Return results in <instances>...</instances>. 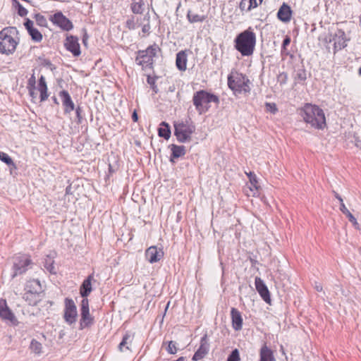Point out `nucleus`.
Returning a JSON list of instances; mask_svg holds the SVG:
<instances>
[{
	"instance_id": "nucleus-29",
	"label": "nucleus",
	"mask_w": 361,
	"mask_h": 361,
	"mask_svg": "<svg viewBox=\"0 0 361 361\" xmlns=\"http://www.w3.org/2000/svg\"><path fill=\"white\" fill-rule=\"evenodd\" d=\"M23 298L30 305H36L40 300L39 294H35L32 293H25Z\"/></svg>"
},
{
	"instance_id": "nucleus-9",
	"label": "nucleus",
	"mask_w": 361,
	"mask_h": 361,
	"mask_svg": "<svg viewBox=\"0 0 361 361\" xmlns=\"http://www.w3.org/2000/svg\"><path fill=\"white\" fill-rule=\"evenodd\" d=\"M78 317L77 307L72 299H65L64 319L68 324H73L76 322Z\"/></svg>"
},
{
	"instance_id": "nucleus-14",
	"label": "nucleus",
	"mask_w": 361,
	"mask_h": 361,
	"mask_svg": "<svg viewBox=\"0 0 361 361\" xmlns=\"http://www.w3.org/2000/svg\"><path fill=\"white\" fill-rule=\"evenodd\" d=\"M334 42V51L336 53V51L341 50L347 46L346 36L345 32L342 30H338L336 34L334 35L333 39Z\"/></svg>"
},
{
	"instance_id": "nucleus-35",
	"label": "nucleus",
	"mask_w": 361,
	"mask_h": 361,
	"mask_svg": "<svg viewBox=\"0 0 361 361\" xmlns=\"http://www.w3.org/2000/svg\"><path fill=\"white\" fill-rule=\"evenodd\" d=\"M31 350L35 354H40L42 353V345L37 341L33 339L31 341L30 346Z\"/></svg>"
},
{
	"instance_id": "nucleus-60",
	"label": "nucleus",
	"mask_w": 361,
	"mask_h": 361,
	"mask_svg": "<svg viewBox=\"0 0 361 361\" xmlns=\"http://www.w3.org/2000/svg\"><path fill=\"white\" fill-rule=\"evenodd\" d=\"M359 74L361 75V67L359 68Z\"/></svg>"
},
{
	"instance_id": "nucleus-8",
	"label": "nucleus",
	"mask_w": 361,
	"mask_h": 361,
	"mask_svg": "<svg viewBox=\"0 0 361 361\" xmlns=\"http://www.w3.org/2000/svg\"><path fill=\"white\" fill-rule=\"evenodd\" d=\"M159 47L156 44L149 46L147 49L139 51L136 57V63L143 67H147L153 63V58L156 56Z\"/></svg>"
},
{
	"instance_id": "nucleus-57",
	"label": "nucleus",
	"mask_w": 361,
	"mask_h": 361,
	"mask_svg": "<svg viewBox=\"0 0 361 361\" xmlns=\"http://www.w3.org/2000/svg\"><path fill=\"white\" fill-rule=\"evenodd\" d=\"M87 39H88V37L87 35V33H85L83 36V38H82V42L85 45L87 44Z\"/></svg>"
},
{
	"instance_id": "nucleus-25",
	"label": "nucleus",
	"mask_w": 361,
	"mask_h": 361,
	"mask_svg": "<svg viewBox=\"0 0 361 361\" xmlns=\"http://www.w3.org/2000/svg\"><path fill=\"white\" fill-rule=\"evenodd\" d=\"M38 90L40 92V100L41 102L45 101L48 98L47 94V86L45 80V78L43 75L39 79Z\"/></svg>"
},
{
	"instance_id": "nucleus-54",
	"label": "nucleus",
	"mask_w": 361,
	"mask_h": 361,
	"mask_svg": "<svg viewBox=\"0 0 361 361\" xmlns=\"http://www.w3.org/2000/svg\"><path fill=\"white\" fill-rule=\"evenodd\" d=\"M334 196L336 199H338L341 203V205H342V203H343V200L342 197L335 191H334Z\"/></svg>"
},
{
	"instance_id": "nucleus-20",
	"label": "nucleus",
	"mask_w": 361,
	"mask_h": 361,
	"mask_svg": "<svg viewBox=\"0 0 361 361\" xmlns=\"http://www.w3.org/2000/svg\"><path fill=\"white\" fill-rule=\"evenodd\" d=\"M233 328L235 331H240L243 327V318L240 312L235 308L232 307L231 310Z\"/></svg>"
},
{
	"instance_id": "nucleus-53",
	"label": "nucleus",
	"mask_w": 361,
	"mask_h": 361,
	"mask_svg": "<svg viewBox=\"0 0 361 361\" xmlns=\"http://www.w3.org/2000/svg\"><path fill=\"white\" fill-rule=\"evenodd\" d=\"M149 30H150V25H149V23L142 26V32L147 33V32H149Z\"/></svg>"
},
{
	"instance_id": "nucleus-24",
	"label": "nucleus",
	"mask_w": 361,
	"mask_h": 361,
	"mask_svg": "<svg viewBox=\"0 0 361 361\" xmlns=\"http://www.w3.org/2000/svg\"><path fill=\"white\" fill-rule=\"evenodd\" d=\"M259 356V361H276L273 351L266 345L262 347Z\"/></svg>"
},
{
	"instance_id": "nucleus-19",
	"label": "nucleus",
	"mask_w": 361,
	"mask_h": 361,
	"mask_svg": "<svg viewBox=\"0 0 361 361\" xmlns=\"http://www.w3.org/2000/svg\"><path fill=\"white\" fill-rule=\"evenodd\" d=\"M291 16L292 10L290 7L286 3H283L277 13L278 18L283 23H288L290 20Z\"/></svg>"
},
{
	"instance_id": "nucleus-58",
	"label": "nucleus",
	"mask_w": 361,
	"mask_h": 361,
	"mask_svg": "<svg viewBox=\"0 0 361 361\" xmlns=\"http://www.w3.org/2000/svg\"><path fill=\"white\" fill-rule=\"evenodd\" d=\"M315 289H316L317 291H319V292L322 291V285H321V284H316V285H315Z\"/></svg>"
},
{
	"instance_id": "nucleus-47",
	"label": "nucleus",
	"mask_w": 361,
	"mask_h": 361,
	"mask_svg": "<svg viewBox=\"0 0 361 361\" xmlns=\"http://www.w3.org/2000/svg\"><path fill=\"white\" fill-rule=\"evenodd\" d=\"M81 311H89V302L86 298H83L81 301Z\"/></svg>"
},
{
	"instance_id": "nucleus-55",
	"label": "nucleus",
	"mask_w": 361,
	"mask_h": 361,
	"mask_svg": "<svg viewBox=\"0 0 361 361\" xmlns=\"http://www.w3.org/2000/svg\"><path fill=\"white\" fill-rule=\"evenodd\" d=\"M29 88V92H30V94L32 97H35V88H32V87H28Z\"/></svg>"
},
{
	"instance_id": "nucleus-44",
	"label": "nucleus",
	"mask_w": 361,
	"mask_h": 361,
	"mask_svg": "<svg viewBox=\"0 0 361 361\" xmlns=\"http://www.w3.org/2000/svg\"><path fill=\"white\" fill-rule=\"evenodd\" d=\"M263 0H248L249 6L247 10L250 11L252 8H256L259 4L262 2Z\"/></svg>"
},
{
	"instance_id": "nucleus-22",
	"label": "nucleus",
	"mask_w": 361,
	"mask_h": 361,
	"mask_svg": "<svg viewBox=\"0 0 361 361\" xmlns=\"http://www.w3.org/2000/svg\"><path fill=\"white\" fill-rule=\"evenodd\" d=\"M25 293L39 294L42 292V286L39 281L37 279L28 281L25 286Z\"/></svg>"
},
{
	"instance_id": "nucleus-51",
	"label": "nucleus",
	"mask_w": 361,
	"mask_h": 361,
	"mask_svg": "<svg viewBox=\"0 0 361 361\" xmlns=\"http://www.w3.org/2000/svg\"><path fill=\"white\" fill-rule=\"evenodd\" d=\"M247 0H241L240 3V8L241 11H245V10H247Z\"/></svg>"
},
{
	"instance_id": "nucleus-6",
	"label": "nucleus",
	"mask_w": 361,
	"mask_h": 361,
	"mask_svg": "<svg viewBox=\"0 0 361 361\" xmlns=\"http://www.w3.org/2000/svg\"><path fill=\"white\" fill-rule=\"evenodd\" d=\"M195 130V126L188 122L174 123V135L180 142H186L191 140V135Z\"/></svg>"
},
{
	"instance_id": "nucleus-2",
	"label": "nucleus",
	"mask_w": 361,
	"mask_h": 361,
	"mask_svg": "<svg viewBox=\"0 0 361 361\" xmlns=\"http://www.w3.org/2000/svg\"><path fill=\"white\" fill-rule=\"evenodd\" d=\"M255 44L256 35L250 27L239 33L234 39L235 49L243 56L252 55Z\"/></svg>"
},
{
	"instance_id": "nucleus-39",
	"label": "nucleus",
	"mask_w": 361,
	"mask_h": 361,
	"mask_svg": "<svg viewBox=\"0 0 361 361\" xmlns=\"http://www.w3.org/2000/svg\"><path fill=\"white\" fill-rule=\"evenodd\" d=\"M247 175L249 177L252 187L255 188V189H258V181L255 174H254L252 172H250L249 173H247Z\"/></svg>"
},
{
	"instance_id": "nucleus-49",
	"label": "nucleus",
	"mask_w": 361,
	"mask_h": 361,
	"mask_svg": "<svg viewBox=\"0 0 361 361\" xmlns=\"http://www.w3.org/2000/svg\"><path fill=\"white\" fill-rule=\"evenodd\" d=\"M266 106L270 112L275 114L277 111V108L275 104L267 103Z\"/></svg>"
},
{
	"instance_id": "nucleus-10",
	"label": "nucleus",
	"mask_w": 361,
	"mask_h": 361,
	"mask_svg": "<svg viewBox=\"0 0 361 361\" xmlns=\"http://www.w3.org/2000/svg\"><path fill=\"white\" fill-rule=\"evenodd\" d=\"M51 20L54 24L66 31L71 30L73 27L71 21L61 12L56 13L51 16Z\"/></svg>"
},
{
	"instance_id": "nucleus-37",
	"label": "nucleus",
	"mask_w": 361,
	"mask_h": 361,
	"mask_svg": "<svg viewBox=\"0 0 361 361\" xmlns=\"http://www.w3.org/2000/svg\"><path fill=\"white\" fill-rule=\"evenodd\" d=\"M35 19L37 22V24L41 27H46L47 25V20L46 18L41 15L40 13H37L35 15Z\"/></svg>"
},
{
	"instance_id": "nucleus-33",
	"label": "nucleus",
	"mask_w": 361,
	"mask_h": 361,
	"mask_svg": "<svg viewBox=\"0 0 361 361\" xmlns=\"http://www.w3.org/2000/svg\"><path fill=\"white\" fill-rule=\"evenodd\" d=\"M144 3L142 0H139V1H133L131 4V11L133 13L135 14H141L144 11Z\"/></svg>"
},
{
	"instance_id": "nucleus-38",
	"label": "nucleus",
	"mask_w": 361,
	"mask_h": 361,
	"mask_svg": "<svg viewBox=\"0 0 361 361\" xmlns=\"http://www.w3.org/2000/svg\"><path fill=\"white\" fill-rule=\"evenodd\" d=\"M14 4L18 9V14L21 16H25L27 14V11L25 8L18 1L13 0Z\"/></svg>"
},
{
	"instance_id": "nucleus-52",
	"label": "nucleus",
	"mask_w": 361,
	"mask_h": 361,
	"mask_svg": "<svg viewBox=\"0 0 361 361\" xmlns=\"http://www.w3.org/2000/svg\"><path fill=\"white\" fill-rule=\"evenodd\" d=\"M290 37H286L283 41V44H282V48L283 49H285L286 47L290 44Z\"/></svg>"
},
{
	"instance_id": "nucleus-13",
	"label": "nucleus",
	"mask_w": 361,
	"mask_h": 361,
	"mask_svg": "<svg viewBox=\"0 0 361 361\" xmlns=\"http://www.w3.org/2000/svg\"><path fill=\"white\" fill-rule=\"evenodd\" d=\"M209 350V343L207 338V335L204 334L200 340V345L197 351L195 353L192 360L198 361L204 357L208 353Z\"/></svg>"
},
{
	"instance_id": "nucleus-27",
	"label": "nucleus",
	"mask_w": 361,
	"mask_h": 361,
	"mask_svg": "<svg viewBox=\"0 0 361 361\" xmlns=\"http://www.w3.org/2000/svg\"><path fill=\"white\" fill-rule=\"evenodd\" d=\"M132 343V338L129 334H126L121 342L118 345V350L120 352H124L126 350H130V345Z\"/></svg>"
},
{
	"instance_id": "nucleus-30",
	"label": "nucleus",
	"mask_w": 361,
	"mask_h": 361,
	"mask_svg": "<svg viewBox=\"0 0 361 361\" xmlns=\"http://www.w3.org/2000/svg\"><path fill=\"white\" fill-rule=\"evenodd\" d=\"M340 210L348 218V220L355 226L356 228L359 226V224L354 217V216L350 212V211L346 208L344 203H342V205L340 207Z\"/></svg>"
},
{
	"instance_id": "nucleus-1",
	"label": "nucleus",
	"mask_w": 361,
	"mask_h": 361,
	"mask_svg": "<svg viewBox=\"0 0 361 361\" xmlns=\"http://www.w3.org/2000/svg\"><path fill=\"white\" fill-rule=\"evenodd\" d=\"M300 115L305 123L315 129L323 130L326 126L324 112L317 105L305 104L300 110Z\"/></svg>"
},
{
	"instance_id": "nucleus-48",
	"label": "nucleus",
	"mask_w": 361,
	"mask_h": 361,
	"mask_svg": "<svg viewBox=\"0 0 361 361\" xmlns=\"http://www.w3.org/2000/svg\"><path fill=\"white\" fill-rule=\"evenodd\" d=\"M75 114H76V116H77V118H78V123H81V121H82V109H81V107L78 106V107L75 109Z\"/></svg>"
},
{
	"instance_id": "nucleus-42",
	"label": "nucleus",
	"mask_w": 361,
	"mask_h": 361,
	"mask_svg": "<svg viewBox=\"0 0 361 361\" xmlns=\"http://www.w3.org/2000/svg\"><path fill=\"white\" fill-rule=\"evenodd\" d=\"M126 27L129 30H135L137 28L136 23L135 22V18L134 16H132L130 18H128L126 21Z\"/></svg>"
},
{
	"instance_id": "nucleus-18",
	"label": "nucleus",
	"mask_w": 361,
	"mask_h": 361,
	"mask_svg": "<svg viewBox=\"0 0 361 361\" xmlns=\"http://www.w3.org/2000/svg\"><path fill=\"white\" fill-rule=\"evenodd\" d=\"M24 25L33 41L36 42H39L42 41V35L37 29L34 27V23L32 20H30L29 18H26Z\"/></svg>"
},
{
	"instance_id": "nucleus-16",
	"label": "nucleus",
	"mask_w": 361,
	"mask_h": 361,
	"mask_svg": "<svg viewBox=\"0 0 361 361\" xmlns=\"http://www.w3.org/2000/svg\"><path fill=\"white\" fill-rule=\"evenodd\" d=\"M59 97L61 99L62 104L64 108V114H70L75 109V104L69 94L66 90H62L59 92Z\"/></svg>"
},
{
	"instance_id": "nucleus-43",
	"label": "nucleus",
	"mask_w": 361,
	"mask_h": 361,
	"mask_svg": "<svg viewBox=\"0 0 361 361\" xmlns=\"http://www.w3.org/2000/svg\"><path fill=\"white\" fill-rule=\"evenodd\" d=\"M288 80V75L286 73L283 72L278 75L277 81L280 83V85H284L286 83Z\"/></svg>"
},
{
	"instance_id": "nucleus-36",
	"label": "nucleus",
	"mask_w": 361,
	"mask_h": 361,
	"mask_svg": "<svg viewBox=\"0 0 361 361\" xmlns=\"http://www.w3.org/2000/svg\"><path fill=\"white\" fill-rule=\"evenodd\" d=\"M0 160L6 163L8 166H13L15 167L12 159L5 152H0Z\"/></svg>"
},
{
	"instance_id": "nucleus-28",
	"label": "nucleus",
	"mask_w": 361,
	"mask_h": 361,
	"mask_svg": "<svg viewBox=\"0 0 361 361\" xmlns=\"http://www.w3.org/2000/svg\"><path fill=\"white\" fill-rule=\"evenodd\" d=\"M93 319L90 314V311H81L80 329H82L92 324Z\"/></svg>"
},
{
	"instance_id": "nucleus-3",
	"label": "nucleus",
	"mask_w": 361,
	"mask_h": 361,
	"mask_svg": "<svg viewBox=\"0 0 361 361\" xmlns=\"http://www.w3.org/2000/svg\"><path fill=\"white\" fill-rule=\"evenodd\" d=\"M16 28L5 27L0 31V53L10 55L15 52L18 41L15 38Z\"/></svg>"
},
{
	"instance_id": "nucleus-7",
	"label": "nucleus",
	"mask_w": 361,
	"mask_h": 361,
	"mask_svg": "<svg viewBox=\"0 0 361 361\" xmlns=\"http://www.w3.org/2000/svg\"><path fill=\"white\" fill-rule=\"evenodd\" d=\"M32 260L30 256L26 255H19L13 257V273L12 278L18 275L24 274L28 269L32 267Z\"/></svg>"
},
{
	"instance_id": "nucleus-31",
	"label": "nucleus",
	"mask_w": 361,
	"mask_h": 361,
	"mask_svg": "<svg viewBox=\"0 0 361 361\" xmlns=\"http://www.w3.org/2000/svg\"><path fill=\"white\" fill-rule=\"evenodd\" d=\"M161 126H164V128L161 127L159 128V135L166 140L169 139L171 135V130L169 124L166 122H162Z\"/></svg>"
},
{
	"instance_id": "nucleus-23",
	"label": "nucleus",
	"mask_w": 361,
	"mask_h": 361,
	"mask_svg": "<svg viewBox=\"0 0 361 361\" xmlns=\"http://www.w3.org/2000/svg\"><path fill=\"white\" fill-rule=\"evenodd\" d=\"M93 276L90 275L84 281L82 282L80 289V293L82 298L87 297L92 291V280Z\"/></svg>"
},
{
	"instance_id": "nucleus-41",
	"label": "nucleus",
	"mask_w": 361,
	"mask_h": 361,
	"mask_svg": "<svg viewBox=\"0 0 361 361\" xmlns=\"http://www.w3.org/2000/svg\"><path fill=\"white\" fill-rule=\"evenodd\" d=\"M166 351L169 354H175L177 352V348L176 345V343L173 341H169L168 344V347L166 348Z\"/></svg>"
},
{
	"instance_id": "nucleus-59",
	"label": "nucleus",
	"mask_w": 361,
	"mask_h": 361,
	"mask_svg": "<svg viewBox=\"0 0 361 361\" xmlns=\"http://www.w3.org/2000/svg\"><path fill=\"white\" fill-rule=\"evenodd\" d=\"M53 100H54L55 104H59L58 101H57V99L55 97H53Z\"/></svg>"
},
{
	"instance_id": "nucleus-4",
	"label": "nucleus",
	"mask_w": 361,
	"mask_h": 361,
	"mask_svg": "<svg viewBox=\"0 0 361 361\" xmlns=\"http://www.w3.org/2000/svg\"><path fill=\"white\" fill-rule=\"evenodd\" d=\"M192 102L197 111L200 114H202L209 110L210 107L209 104L211 102L218 104L219 103V99L218 96L205 90H199L194 93Z\"/></svg>"
},
{
	"instance_id": "nucleus-12",
	"label": "nucleus",
	"mask_w": 361,
	"mask_h": 361,
	"mask_svg": "<svg viewBox=\"0 0 361 361\" xmlns=\"http://www.w3.org/2000/svg\"><path fill=\"white\" fill-rule=\"evenodd\" d=\"M64 46L68 51L73 54L74 56H78L80 55L81 51L78 37L73 35L67 36Z\"/></svg>"
},
{
	"instance_id": "nucleus-17",
	"label": "nucleus",
	"mask_w": 361,
	"mask_h": 361,
	"mask_svg": "<svg viewBox=\"0 0 361 361\" xmlns=\"http://www.w3.org/2000/svg\"><path fill=\"white\" fill-rule=\"evenodd\" d=\"M255 287L260 295V296L262 298V299L267 303H270L271 298H270V294L269 291L264 283L263 280H262L259 277L255 278Z\"/></svg>"
},
{
	"instance_id": "nucleus-34",
	"label": "nucleus",
	"mask_w": 361,
	"mask_h": 361,
	"mask_svg": "<svg viewBox=\"0 0 361 361\" xmlns=\"http://www.w3.org/2000/svg\"><path fill=\"white\" fill-rule=\"evenodd\" d=\"M294 78L295 80L298 82H304L307 79L306 71L302 68H298L295 71Z\"/></svg>"
},
{
	"instance_id": "nucleus-15",
	"label": "nucleus",
	"mask_w": 361,
	"mask_h": 361,
	"mask_svg": "<svg viewBox=\"0 0 361 361\" xmlns=\"http://www.w3.org/2000/svg\"><path fill=\"white\" fill-rule=\"evenodd\" d=\"M164 256L161 249H157L156 246L149 247L145 252V257L151 264L159 261Z\"/></svg>"
},
{
	"instance_id": "nucleus-40",
	"label": "nucleus",
	"mask_w": 361,
	"mask_h": 361,
	"mask_svg": "<svg viewBox=\"0 0 361 361\" xmlns=\"http://www.w3.org/2000/svg\"><path fill=\"white\" fill-rule=\"evenodd\" d=\"M240 355L238 349H234L228 357L227 361H240Z\"/></svg>"
},
{
	"instance_id": "nucleus-5",
	"label": "nucleus",
	"mask_w": 361,
	"mask_h": 361,
	"mask_svg": "<svg viewBox=\"0 0 361 361\" xmlns=\"http://www.w3.org/2000/svg\"><path fill=\"white\" fill-rule=\"evenodd\" d=\"M250 80L242 73L235 72L228 77V85L235 94L250 92Z\"/></svg>"
},
{
	"instance_id": "nucleus-50",
	"label": "nucleus",
	"mask_w": 361,
	"mask_h": 361,
	"mask_svg": "<svg viewBox=\"0 0 361 361\" xmlns=\"http://www.w3.org/2000/svg\"><path fill=\"white\" fill-rule=\"evenodd\" d=\"M35 77L32 75L30 78L28 80V87L35 88Z\"/></svg>"
},
{
	"instance_id": "nucleus-46",
	"label": "nucleus",
	"mask_w": 361,
	"mask_h": 361,
	"mask_svg": "<svg viewBox=\"0 0 361 361\" xmlns=\"http://www.w3.org/2000/svg\"><path fill=\"white\" fill-rule=\"evenodd\" d=\"M49 262H46L44 267L50 273H55V267L53 264L54 261L49 259Z\"/></svg>"
},
{
	"instance_id": "nucleus-11",
	"label": "nucleus",
	"mask_w": 361,
	"mask_h": 361,
	"mask_svg": "<svg viewBox=\"0 0 361 361\" xmlns=\"http://www.w3.org/2000/svg\"><path fill=\"white\" fill-rule=\"evenodd\" d=\"M0 317L3 320L10 322L13 324L17 323L16 316L8 307L6 300L4 299H0Z\"/></svg>"
},
{
	"instance_id": "nucleus-26",
	"label": "nucleus",
	"mask_w": 361,
	"mask_h": 361,
	"mask_svg": "<svg viewBox=\"0 0 361 361\" xmlns=\"http://www.w3.org/2000/svg\"><path fill=\"white\" fill-rule=\"evenodd\" d=\"M171 161H173V159L179 158L185 154V147L183 145H171Z\"/></svg>"
},
{
	"instance_id": "nucleus-45",
	"label": "nucleus",
	"mask_w": 361,
	"mask_h": 361,
	"mask_svg": "<svg viewBox=\"0 0 361 361\" xmlns=\"http://www.w3.org/2000/svg\"><path fill=\"white\" fill-rule=\"evenodd\" d=\"M147 82L151 85L153 91L157 93L158 92V88L155 85V79L152 77L148 76L147 79Z\"/></svg>"
},
{
	"instance_id": "nucleus-56",
	"label": "nucleus",
	"mask_w": 361,
	"mask_h": 361,
	"mask_svg": "<svg viewBox=\"0 0 361 361\" xmlns=\"http://www.w3.org/2000/svg\"><path fill=\"white\" fill-rule=\"evenodd\" d=\"M132 118L133 120V121L136 122L138 119V117H137V114L135 111L133 112V115H132Z\"/></svg>"
},
{
	"instance_id": "nucleus-21",
	"label": "nucleus",
	"mask_w": 361,
	"mask_h": 361,
	"mask_svg": "<svg viewBox=\"0 0 361 361\" xmlns=\"http://www.w3.org/2000/svg\"><path fill=\"white\" fill-rule=\"evenodd\" d=\"M188 55L186 51H180L176 54V65L180 71H185L187 68Z\"/></svg>"
},
{
	"instance_id": "nucleus-32",
	"label": "nucleus",
	"mask_w": 361,
	"mask_h": 361,
	"mask_svg": "<svg viewBox=\"0 0 361 361\" xmlns=\"http://www.w3.org/2000/svg\"><path fill=\"white\" fill-rule=\"evenodd\" d=\"M187 18L189 22L192 23L203 22L206 18L205 16H200L190 11H188L187 14Z\"/></svg>"
}]
</instances>
